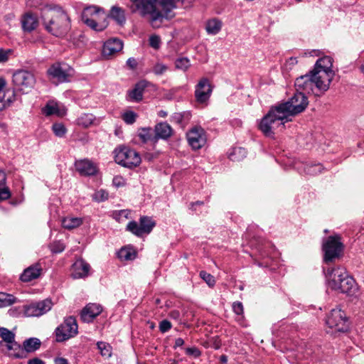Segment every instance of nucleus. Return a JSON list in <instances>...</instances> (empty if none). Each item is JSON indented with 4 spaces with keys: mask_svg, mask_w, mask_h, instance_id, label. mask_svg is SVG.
Here are the masks:
<instances>
[{
    "mask_svg": "<svg viewBox=\"0 0 364 364\" xmlns=\"http://www.w3.org/2000/svg\"><path fill=\"white\" fill-rule=\"evenodd\" d=\"M42 23L45 30L58 37H65L71 28L68 14L60 6L46 5L41 13Z\"/></svg>",
    "mask_w": 364,
    "mask_h": 364,
    "instance_id": "1",
    "label": "nucleus"
},
{
    "mask_svg": "<svg viewBox=\"0 0 364 364\" xmlns=\"http://www.w3.org/2000/svg\"><path fill=\"white\" fill-rule=\"evenodd\" d=\"M132 12L139 11L142 16L149 15V21L154 28H159L164 18H168V12L176 7L178 0H161V6L166 11L162 13L156 9L157 0H130Z\"/></svg>",
    "mask_w": 364,
    "mask_h": 364,
    "instance_id": "2",
    "label": "nucleus"
},
{
    "mask_svg": "<svg viewBox=\"0 0 364 364\" xmlns=\"http://www.w3.org/2000/svg\"><path fill=\"white\" fill-rule=\"evenodd\" d=\"M289 122L277 105L272 107L268 113L262 119L259 128L268 137H273L275 131L282 130L284 124Z\"/></svg>",
    "mask_w": 364,
    "mask_h": 364,
    "instance_id": "3",
    "label": "nucleus"
},
{
    "mask_svg": "<svg viewBox=\"0 0 364 364\" xmlns=\"http://www.w3.org/2000/svg\"><path fill=\"white\" fill-rule=\"evenodd\" d=\"M318 76L317 74L311 70L309 74L297 77L294 83L296 91L308 94L312 93L316 96L323 95L328 89L323 90L318 87V85H320L318 83L321 82L322 79L318 78Z\"/></svg>",
    "mask_w": 364,
    "mask_h": 364,
    "instance_id": "4",
    "label": "nucleus"
},
{
    "mask_svg": "<svg viewBox=\"0 0 364 364\" xmlns=\"http://www.w3.org/2000/svg\"><path fill=\"white\" fill-rule=\"evenodd\" d=\"M308 104L309 101L305 94L301 92H296L289 100L280 103L278 106L289 121H291L294 116L304 111Z\"/></svg>",
    "mask_w": 364,
    "mask_h": 364,
    "instance_id": "5",
    "label": "nucleus"
},
{
    "mask_svg": "<svg viewBox=\"0 0 364 364\" xmlns=\"http://www.w3.org/2000/svg\"><path fill=\"white\" fill-rule=\"evenodd\" d=\"M333 62L332 58L329 56H324L320 58L316 62L314 68L312 71L317 74L318 78H321V82L318 85V87L323 90L329 89L330 84L333 78L334 73L332 70Z\"/></svg>",
    "mask_w": 364,
    "mask_h": 364,
    "instance_id": "6",
    "label": "nucleus"
},
{
    "mask_svg": "<svg viewBox=\"0 0 364 364\" xmlns=\"http://www.w3.org/2000/svg\"><path fill=\"white\" fill-rule=\"evenodd\" d=\"M46 73L49 80L58 85L70 82L75 71L70 65L65 63L55 62L48 68Z\"/></svg>",
    "mask_w": 364,
    "mask_h": 364,
    "instance_id": "7",
    "label": "nucleus"
},
{
    "mask_svg": "<svg viewBox=\"0 0 364 364\" xmlns=\"http://www.w3.org/2000/svg\"><path fill=\"white\" fill-rule=\"evenodd\" d=\"M36 81L35 75L31 72L25 70L16 71L12 76L13 96L15 92L22 94L28 93L33 88Z\"/></svg>",
    "mask_w": 364,
    "mask_h": 364,
    "instance_id": "8",
    "label": "nucleus"
},
{
    "mask_svg": "<svg viewBox=\"0 0 364 364\" xmlns=\"http://www.w3.org/2000/svg\"><path fill=\"white\" fill-rule=\"evenodd\" d=\"M105 16V14L102 9L96 6H90L83 9L81 19L84 23L94 31H102L106 28L107 25L105 23H99L97 21Z\"/></svg>",
    "mask_w": 364,
    "mask_h": 364,
    "instance_id": "9",
    "label": "nucleus"
},
{
    "mask_svg": "<svg viewBox=\"0 0 364 364\" xmlns=\"http://www.w3.org/2000/svg\"><path fill=\"white\" fill-rule=\"evenodd\" d=\"M114 160L117 164L130 168L138 166L141 161L139 153L127 146L114 150Z\"/></svg>",
    "mask_w": 364,
    "mask_h": 364,
    "instance_id": "10",
    "label": "nucleus"
},
{
    "mask_svg": "<svg viewBox=\"0 0 364 364\" xmlns=\"http://www.w3.org/2000/svg\"><path fill=\"white\" fill-rule=\"evenodd\" d=\"M326 325L335 331L345 332L348 329V318L341 309H333L327 315Z\"/></svg>",
    "mask_w": 364,
    "mask_h": 364,
    "instance_id": "11",
    "label": "nucleus"
},
{
    "mask_svg": "<svg viewBox=\"0 0 364 364\" xmlns=\"http://www.w3.org/2000/svg\"><path fill=\"white\" fill-rule=\"evenodd\" d=\"M78 326L76 319L70 316L65 318L62 324L55 329L56 341H65L77 334Z\"/></svg>",
    "mask_w": 364,
    "mask_h": 364,
    "instance_id": "12",
    "label": "nucleus"
},
{
    "mask_svg": "<svg viewBox=\"0 0 364 364\" xmlns=\"http://www.w3.org/2000/svg\"><path fill=\"white\" fill-rule=\"evenodd\" d=\"M155 225V222L150 217L141 216L139 218V224L134 220L130 221L126 230L137 237H142L144 235L149 234Z\"/></svg>",
    "mask_w": 364,
    "mask_h": 364,
    "instance_id": "13",
    "label": "nucleus"
},
{
    "mask_svg": "<svg viewBox=\"0 0 364 364\" xmlns=\"http://www.w3.org/2000/svg\"><path fill=\"white\" fill-rule=\"evenodd\" d=\"M0 338L6 343V348L9 355L16 358H23V350L21 346L15 341V333L6 328H0Z\"/></svg>",
    "mask_w": 364,
    "mask_h": 364,
    "instance_id": "14",
    "label": "nucleus"
},
{
    "mask_svg": "<svg viewBox=\"0 0 364 364\" xmlns=\"http://www.w3.org/2000/svg\"><path fill=\"white\" fill-rule=\"evenodd\" d=\"M339 239L338 236H330L323 243L325 262H331L340 255L342 251V243Z\"/></svg>",
    "mask_w": 364,
    "mask_h": 364,
    "instance_id": "15",
    "label": "nucleus"
},
{
    "mask_svg": "<svg viewBox=\"0 0 364 364\" xmlns=\"http://www.w3.org/2000/svg\"><path fill=\"white\" fill-rule=\"evenodd\" d=\"M53 306L50 299H44L33 302L24 306V314L26 316H40L49 311Z\"/></svg>",
    "mask_w": 364,
    "mask_h": 364,
    "instance_id": "16",
    "label": "nucleus"
},
{
    "mask_svg": "<svg viewBox=\"0 0 364 364\" xmlns=\"http://www.w3.org/2000/svg\"><path fill=\"white\" fill-rule=\"evenodd\" d=\"M187 139L193 149H199L206 142L205 132L202 127L196 126L187 133Z\"/></svg>",
    "mask_w": 364,
    "mask_h": 364,
    "instance_id": "17",
    "label": "nucleus"
},
{
    "mask_svg": "<svg viewBox=\"0 0 364 364\" xmlns=\"http://www.w3.org/2000/svg\"><path fill=\"white\" fill-rule=\"evenodd\" d=\"M75 170L83 176H94L99 172V167L96 163L88 159L76 160Z\"/></svg>",
    "mask_w": 364,
    "mask_h": 364,
    "instance_id": "18",
    "label": "nucleus"
},
{
    "mask_svg": "<svg viewBox=\"0 0 364 364\" xmlns=\"http://www.w3.org/2000/svg\"><path fill=\"white\" fill-rule=\"evenodd\" d=\"M212 93V87L208 78L203 77L200 80L196 86L195 97L199 103H205L210 98Z\"/></svg>",
    "mask_w": 364,
    "mask_h": 364,
    "instance_id": "19",
    "label": "nucleus"
},
{
    "mask_svg": "<svg viewBox=\"0 0 364 364\" xmlns=\"http://www.w3.org/2000/svg\"><path fill=\"white\" fill-rule=\"evenodd\" d=\"M90 265L82 259H77L72 266L71 276L74 279H83L90 274Z\"/></svg>",
    "mask_w": 364,
    "mask_h": 364,
    "instance_id": "20",
    "label": "nucleus"
},
{
    "mask_svg": "<svg viewBox=\"0 0 364 364\" xmlns=\"http://www.w3.org/2000/svg\"><path fill=\"white\" fill-rule=\"evenodd\" d=\"M102 311V307L97 304H88L80 313V318L82 321L90 323L93 321Z\"/></svg>",
    "mask_w": 364,
    "mask_h": 364,
    "instance_id": "21",
    "label": "nucleus"
},
{
    "mask_svg": "<svg viewBox=\"0 0 364 364\" xmlns=\"http://www.w3.org/2000/svg\"><path fill=\"white\" fill-rule=\"evenodd\" d=\"M347 274L348 272L343 267L328 269L326 272V277L331 288L340 282Z\"/></svg>",
    "mask_w": 364,
    "mask_h": 364,
    "instance_id": "22",
    "label": "nucleus"
},
{
    "mask_svg": "<svg viewBox=\"0 0 364 364\" xmlns=\"http://www.w3.org/2000/svg\"><path fill=\"white\" fill-rule=\"evenodd\" d=\"M123 48V43L118 38H112L107 41L102 49V54L105 57L109 58L116 53L119 52Z\"/></svg>",
    "mask_w": 364,
    "mask_h": 364,
    "instance_id": "23",
    "label": "nucleus"
},
{
    "mask_svg": "<svg viewBox=\"0 0 364 364\" xmlns=\"http://www.w3.org/2000/svg\"><path fill=\"white\" fill-rule=\"evenodd\" d=\"M151 84L146 80L137 82L134 87L128 92V100L136 102L142 100L144 91Z\"/></svg>",
    "mask_w": 364,
    "mask_h": 364,
    "instance_id": "24",
    "label": "nucleus"
},
{
    "mask_svg": "<svg viewBox=\"0 0 364 364\" xmlns=\"http://www.w3.org/2000/svg\"><path fill=\"white\" fill-rule=\"evenodd\" d=\"M42 112L46 116L56 115L62 117L65 114L66 109L60 103L49 101L43 108Z\"/></svg>",
    "mask_w": 364,
    "mask_h": 364,
    "instance_id": "25",
    "label": "nucleus"
},
{
    "mask_svg": "<svg viewBox=\"0 0 364 364\" xmlns=\"http://www.w3.org/2000/svg\"><path fill=\"white\" fill-rule=\"evenodd\" d=\"M42 267L39 263H36L26 268L21 274L20 279L23 282H28L37 279L41 274Z\"/></svg>",
    "mask_w": 364,
    "mask_h": 364,
    "instance_id": "26",
    "label": "nucleus"
},
{
    "mask_svg": "<svg viewBox=\"0 0 364 364\" xmlns=\"http://www.w3.org/2000/svg\"><path fill=\"white\" fill-rule=\"evenodd\" d=\"M21 24L23 31L31 32L38 26V19L37 16L32 13H26L21 18Z\"/></svg>",
    "mask_w": 364,
    "mask_h": 364,
    "instance_id": "27",
    "label": "nucleus"
},
{
    "mask_svg": "<svg viewBox=\"0 0 364 364\" xmlns=\"http://www.w3.org/2000/svg\"><path fill=\"white\" fill-rule=\"evenodd\" d=\"M355 287V280L348 274L337 284H334L331 289L342 293H350Z\"/></svg>",
    "mask_w": 364,
    "mask_h": 364,
    "instance_id": "28",
    "label": "nucleus"
},
{
    "mask_svg": "<svg viewBox=\"0 0 364 364\" xmlns=\"http://www.w3.org/2000/svg\"><path fill=\"white\" fill-rule=\"evenodd\" d=\"M156 136L163 139H168L173 134L171 127L166 122H161L155 127Z\"/></svg>",
    "mask_w": 364,
    "mask_h": 364,
    "instance_id": "29",
    "label": "nucleus"
},
{
    "mask_svg": "<svg viewBox=\"0 0 364 364\" xmlns=\"http://www.w3.org/2000/svg\"><path fill=\"white\" fill-rule=\"evenodd\" d=\"M82 223V219L79 217L67 216L63 218L62 225L68 230H73L78 228Z\"/></svg>",
    "mask_w": 364,
    "mask_h": 364,
    "instance_id": "30",
    "label": "nucleus"
},
{
    "mask_svg": "<svg viewBox=\"0 0 364 364\" xmlns=\"http://www.w3.org/2000/svg\"><path fill=\"white\" fill-rule=\"evenodd\" d=\"M109 16L121 26H122L126 21L124 9L117 6L112 7Z\"/></svg>",
    "mask_w": 364,
    "mask_h": 364,
    "instance_id": "31",
    "label": "nucleus"
},
{
    "mask_svg": "<svg viewBox=\"0 0 364 364\" xmlns=\"http://www.w3.org/2000/svg\"><path fill=\"white\" fill-rule=\"evenodd\" d=\"M23 346V348H22V350H23V358L25 356V352L31 353L38 349L41 346V341L36 338H31L24 341Z\"/></svg>",
    "mask_w": 364,
    "mask_h": 364,
    "instance_id": "32",
    "label": "nucleus"
},
{
    "mask_svg": "<svg viewBox=\"0 0 364 364\" xmlns=\"http://www.w3.org/2000/svg\"><path fill=\"white\" fill-rule=\"evenodd\" d=\"M222 28V22L217 19L213 18L209 20L206 23V31L209 34L215 35L220 32Z\"/></svg>",
    "mask_w": 364,
    "mask_h": 364,
    "instance_id": "33",
    "label": "nucleus"
},
{
    "mask_svg": "<svg viewBox=\"0 0 364 364\" xmlns=\"http://www.w3.org/2000/svg\"><path fill=\"white\" fill-rule=\"evenodd\" d=\"M95 117L92 114L84 113L82 114L77 119V124L79 126H82V127H90L94 122Z\"/></svg>",
    "mask_w": 364,
    "mask_h": 364,
    "instance_id": "34",
    "label": "nucleus"
},
{
    "mask_svg": "<svg viewBox=\"0 0 364 364\" xmlns=\"http://www.w3.org/2000/svg\"><path fill=\"white\" fill-rule=\"evenodd\" d=\"M16 298L11 294L0 292V308L9 306L16 302Z\"/></svg>",
    "mask_w": 364,
    "mask_h": 364,
    "instance_id": "35",
    "label": "nucleus"
},
{
    "mask_svg": "<svg viewBox=\"0 0 364 364\" xmlns=\"http://www.w3.org/2000/svg\"><path fill=\"white\" fill-rule=\"evenodd\" d=\"M118 257L122 260H132L135 257V252L129 247H123L119 251Z\"/></svg>",
    "mask_w": 364,
    "mask_h": 364,
    "instance_id": "36",
    "label": "nucleus"
},
{
    "mask_svg": "<svg viewBox=\"0 0 364 364\" xmlns=\"http://www.w3.org/2000/svg\"><path fill=\"white\" fill-rule=\"evenodd\" d=\"M247 151L242 147L235 148L231 154L229 155V158L232 161H238L245 157Z\"/></svg>",
    "mask_w": 364,
    "mask_h": 364,
    "instance_id": "37",
    "label": "nucleus"
},
{
    "mask_svg": "<svg viewBox=\"0 0 364 364\" xmlns=\"http://www.w3.org/2000/svg\"><path fill=\"white\" fill-rule=\"evenodd\" d=\"M130 211L128 210H116L112 213V218L119 223L129 218Z\"/></svg>",
    "mask_w": 364,
    "mask_h": 364,
    "instance_id": "38",
    "label": "nucleus"
},
{
    "mask_svg": "<svg viewBox=\"0 0 364 364\" xmlns=\"http://www.w3.org/2000/svg\"><path fill=\"white\" fill-rule=\"evenodd\" d=\"M97 348L100 351V353L102 356L105 357H110L112 355V347L107 343L105 342H98L97 343Z\"/></svg>",
    "mask_w": 364,
    "mask_h": 364,
    "instance_id": "39",
    "label": "nucleus"
},
{
    "mask_svg": "<svg viewBox=\"0 0 364 364\" xmlns=\"http://www.w3.org/2000/svg\"><path fill=\"white\" fill-rule=\"evenodd\" d=\"M175 66L176 69L186 71L191 66L190 60L187 58H178L175 61Z\"/></svg>",
    "mask_w": 364,
    "mask_h": 364,
    "instance_id": "40",
    "label": "nucleus"
},
{
    "mask_svg": "<svg viewBox=\"0 0 364 364\" xmlns=\"http://www.w3.org/2000/svg\"><path fill=\"white\" fill-rule=\"evenodd\" d=\"M6 84V80L4 78H0V110L3 109L6 105L5 94L4 92Z\"/></svg>",
    "mask_w": 364,
    "mask_h": 364,
    "instance_id": "41",
    "label": "nucleus"
},
{
    "mask_svg": "<svg viewBox=\"0 0 364 364\" xmlns=\"http://www.w3.org/2000/svg\"><path fill=\"white\" fill-rule=\"evenodd\" d=\"M136 114L132 111L125 112L122 116V119L128 124H132L135 122L136 119Z\"/></svg>",
    "mask_w": 364,
    "mask_h": 364,
    "instance_id": "42",
    "label": "nucleus"
},
{
    "mask_svg": "<svg viewBox=\"0 0 364 364\" xmlns=\"http://www.w3.org/2000/svg\"><path fill=\"white\" fill-rule=\"evenodd\" d=\"M168 66L165 64L157 63L153 66L152 71L156 75H162L168 70Z\"/></svg>",
    "mask_w": 364,
    "mask_h": 364,
    "instance_id": "43",
    "label": "nucleus"
},
{
    "mask_svg": "<svg viewBox=\"0 0 364 364\" xmlns=\"http://www.w3.org/2000/svg\"><path fill=\"white\" fill-rule=\"evenodd\" d=\"M108 192L103 189L96 191L92 196L93 199L97 202L105 201L108 199Z\"/></svg>",
    "mask_w": 364,
    "mask_h": 364,
    "instance_id": "44",
    "label": "nucleus"
},
{
    "mask_svg": "<svg viewBox=\"0 0 364 364\" xmlns=\"http://www.w3.org/2000/svg\"><path fill=\"white\" fill-rule=\"evenodd\" d=\"M200 277L201 279H203V280H204L206 282V284L209 287H213L215 285V278L210 274H209L205 271H200Z\"/></svg>",
    "mask_w": 364,
    "mask_h": 364,
    "instance_id": "45",
    "label": "nucleus"
},
{
    "mask_svg": "<svg viewBox=\"0 0 364 364\" xmlns=\"http://www.w3.org/2000/svg\"><path fill=\"white\" fill-rule=\"evenodd\" d=\"M52 129L54 134L58 136L62 137L66 133V129L63 124L55 123L52 126Z\"/></svg>",
    "mask_w": 364,
    "mask_h": 364,
    "instance_id": "46",
    "label": "nucleus"
},
{
    "mask_svg": "<svg viewBox=\"0 0 364 364\" xmlns=\"http://www.w3.org/2000/svg\"><path fill=\"white\" fill-rule=\"evenodd\" d=\"M322 166L321 164H314L311 166H307L305 168L304 171L307 174L315 175L321 172Z\"/></svg>",
    "mask_w": 364,
    "mask_h": 364,
    "instance_id": "47",
    "label": "nucleus"
},
{
    "mask_svg": "<svg viewBox=\"0 0 364 364\" xmlns=\"http://www.w3.org/2000/svg\"><path fill=\"white\" fill-rule=\"evenodd\" d=\"M149 45L151 48L157 50L161 46V38L157 35H152L149 37Z\"/></svg>",
    "mask_w": 364,
    "mask_h": 364,
    "instance_id": "48",
    "label": "nucleus"
},
{
    "mask_svg": "<svg viewBox=\"0 0 364 364\" xmlns=\"http://www.w3.org/2000/svg\"><path fill=\"white\" fill-rule=\"evenodd\" d=\"M11 196V191L6 186L0 187V200H7Z\"/></svg>",
    "mask_w": 364,
    "mask_h": 364,
    "instance_id": "49",
    "label": "nucleus"
},
{
    "mask_svg": "<svg viewBox=\"0 0 364 364\" xmlns=\"http://www.w3.org/2000/svg\"><path fill=\"white\" fill-rule=\"evenodd\" d=\"M13 53L12 50L8 49L4 50L0 48V63L6 62L9 60V57Z\"/></svg>",
    "mask_w": 364,
    "mask_h": 364,
    "instance_id": "50",
    "label": "nucleus"
},
{
    "mask_svg": "<svg viewBox=\"0 0 364 364\" xmlns=\"http://www.w3.org/2000/svg\"><path fill=\"white\" fill-rule=\"evenodd\" d=\"M65 250V245L60 242H55L51 245V251L55 253L62 252Z\"/></svg>",
    "mask_w": 364,
    "mask_h": 364,
    "instance_id": "51",
    "label": "nucleus"
},
{
    "mask_svg": "<svg viewBox=\"0 0 364 364\" xmlns=\"http://www.w3.org/2000/svg\"><path fill=\"white\" fill-rule=\"evenodd\" d=\"M232 310L237 315H242L244 309L240 301H236L232 304Z\"/></svg>",
    "mask_w": 364,
    "mask_h": 364,
    "instance_id": "52",
    "label": "nucleus"
},
{
    "mask_svg": "<svg viewBox=\"0 0 364 364\" xmlns=\"http://www.w3.org/2000/svg\"><path fill=\"white\" fill-rule=\"evenodd\" d=\"M171 328V323L167 320H163L159 324V329L162 333L167 332Z\"/></svg>",
    "mask_w": 364,
    "mask_h": 364,
    "instance_id": "53",
    "label": "nucleus"
},
{
    "mask_svg": "<svg viewBox=\"0 0 364 364\" xmlns=\"http://www.w3.org/2000/svg\"><path fill=\"white\" fill-rule=\"evenodd\" d=\"M139 137L144 142H146L151 138V133L149 129H143L142 132L139 134Z\"/></svg>",
    "mask_w": 364,
    "mask_h": 364,
    "instance_id": "54",
    "label": "nucleus"
},
{
    "mask_svg": "<svg viewBox=\"0 0 364 364\" xmlns=\"http://www.w3.org/2000/svg\"><path fill=\"white\" fill-rule=\"evenodd\" d=\"M186 353L188 355H192L195 358H198L200 355V350L196 347L187 348L186 349Z\"/></svg>",
    "mask_w": 364,
    "mask_h": 364,
    "instance_id": "55",
    "label": "nucleus"
},
{
    "mask_svg": "<svg viewBox=\"0 0 364 364\" xmlns=\"http://www.w3.org/2000/svg\"><path fill=\"white\" fill-rule=\"evenodd\" d=\"M112 183L114 186L120 187L125 184V181L122 176H116L113 178Z\"/></svg>",
    "mask_w": 364,
    "mask_h": 364,
    "instance_id": "56",
    "label": "nucleus"
},
{
    "mask_svg": "<svg viewBox=\"0 0 364 364\" xmlns=\"http://www.w3.org/2000/svg\"><path fill=\"white\" fill-rule=\"evenodd\" d=\"M42 0H26V5L30 7H37L41 5Z\"/></svg>",
    "mask_w": 364,
    "mask_h": 364,
    "instance_id": "57",
    "label": "nucleus"
},
{
    "mask_svg": "<svg viewBox=\"0 0 364 364\" xmlns=\"http://www.w3.org/2000/svg\"><path fill=\"white\" fill-rule=\"evenodd\" d=\"M6 175L4 171L0 169V187L6 186Z\"/></svg>",
    "mask_w": 364,
    "mask_h": 364,
    "instance_id": "58",
    "label": "nucleus"
},
{
    "mask_svg": "<svg viewBox=\"0 0 364 364\" xmlns=\"http://www.w3.org/2000/svg\"><path fill=\"white\" fill-rule=\"evenodd\" d=\"M127 64L131 68H136L137 63L136 60L134 58H130L127 60Z\"/></svg>",
    "mask_w": 364,
    "mask_h": 364,
    "instance_id": "59",
    "label": "nucleus"
},
{
    "mask_svg": "<svg viewBox=\"0 0 364 364\" xmlns=\"http://www.w3.org/2000/svg\"><path fill=\"white\" fill-rule=\"evenodd\" d=\"M54 363L55 364H68V360L64 358H56Z\"/></svg>",
    "mask_w": 364,
    "mask_h": 364,
    "instance_id": "60",
    "label": "nucleus"
},
{
    "mask_svg": "<svg viewBox=\"0 0 364 364\" xmlns=\"http://www.w3.org/2000/svg\"><path fill=\"white\" fill-rule=\"evenodd\" d=\"M28 364H45V363L42 360L35 358L29 360Z\"/></svg>",
    "mask_w": 364,
    "mask_h": 364,
    "instance_id": "61",
    "label": "nucleus"
},
{
    "mask_svg": "<svg viewBox=\"0 0 364 364\" xmlns=\"http://www.w3.org/2000/svg\"><path fill=\"white\" fill-rule=\"evenodd\" d=\"M184 344V341L181 338H178L175 340L174 348L181 347Z\"/></svg>",
    "mask_w": 364,
    "mask_h": 364,
    "instance_id": "62",
    "label": "nucleus"
},
{
    "mask_svg": "<svg viewBox=\"0 0 364 364\" xmlns=\"http://www.w3.org/2000/svg\"><path fill=\"white\" fill-rule=\"evenodd\" d=\"M181 1L186 5V6H188L194 1V0H181Z\"/></svg>",
    "mask_w": 364,
    "mask_h": 364,
    "instance_id": "63",
    "label": "nucleus"
},
{
    "mask_svg": "<svg viewBox=\"0 0 364 364\" xmlns=\"http://www.w3.org/2000/svg\"><path fill=\"white\" fill-rule=\"evenodd\" d=\"M171 316L174 318H177L179 316V312L176 311H172Z\"/></svg>",
    "mask_w": 364,
    "mask_h": 364,
    "instance_id": "64",
    "label": "nucleus"
}]
</instances>
